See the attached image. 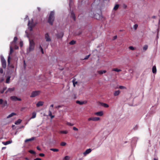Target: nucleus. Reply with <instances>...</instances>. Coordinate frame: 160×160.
I'll return each instance as SVG.
<instances>
[{"label": "nucleus", "mask_w": 160, "mask_h": 160, "mask_svg": "<svg viewBox=\"0 0 160 160\" xmlns=\"http://www.w3.org/2000/svg\"><path fill=\"white\" fill-rule=\"evenodd\" d=\"M37 9H38V11H39V12L40 11V10H41V8L39 7H38L37 8Z\"/></svg>", "instance_id": "obj_57"}, {"label": "nucleus", "mask_w": 160, "mask_h": 160, "mask_svg": "<svg viewBox=\"0 0 160 160\" xmlns=\"http://www.w3.org/2000/svg\"><path fill=\"white\" fill-rule=\"evenodd\" d=\"M2 107H4L5 106H7V101H3V103H2Z\"/></svg>", "instance_id": "obj_29"}, {"label": "nucleus", "mask_w": 160, "mask_h": 160, "mask_svg": "<svg viewBox=\"0 0 160 160\" xmlns=\"http://www.w3.org/2000/svg\"><path fill=\"white\" fill-rule=\"evenodd\" d=\"M90 16L93 18H94L97 19H99L101 18V16L98 14H96L95 15H92V16Z\"/></svg>", "instance_id": "obj_10"}, {"label": "nucleus", "mask_w": 160, "mask_h": 160, "mask_svg": "<svg viewBox=\"0 0 160 160\" xmlns=\"http://www.w3.org/2000/svg\"><path fill=\"white\" fill-rule=\"evenodd\" d=\"M22 120L20 119H18V120L16 121L15 122V124L16 125H18L20 124Z\"/></svg>", "instance_id": "obj_24"}, {"label": "nucleus", "mask_w": 160, "mask_h": 160, "mask_svg": "<svg viewBox=\"0 0 160 160\" xmlns=\"http://www.w3.org/2000/svg\"><path fill=\"white\" fill-rule=\"evenodd\" d=\"M100 104L101 106L105 108H108L109 107V106L108 104L103 102H101L100 103Z\"/></svg>", "instance_id": "obj_21"}, {"label": "nucleus", "mask_w": 160, "mask_h": 160, "mask_svg": "<svg viewBox=\"0 0 160 160\" xmlns=\"http://www.w3.org/2000/svg\"><path fill=\"white\" fill-rule=\"evenodd\" d=\"M3 72V70L2 68H0V73H2Z\"/></svg>", "instance_id": "obj_51"}, {"label": "nucleus", "mask_w": 160, "mask_h": 160, "mask_svg": "<svg viewBox=\"0 0 160 160\" xmlns=\"http://www.w3.org/2000/svg\"><path fill=\"white\" fill-rule=\"evenodd\" d=\"M117 38V36H114L113 37V40H115V39H116Z\"/></svg>", "instance_id": "obj_52"}, {"label": "nucleus", "mask_w": 160, "mask_h": 160, "mask_svg": "<svg viewBox=\"0 0 160 160\" xmlns=\"http://www.w3.org/2000/svg\"><path fill=\"white\" fill-rule=\"evenodd\" d=\"M100 118L99 117H91L88 118V120L89 121H98L100 120Z\"/></svg>", "instance_id": "obj_7"}, {"label": "nucleus", "mask_w": 160, "mask_h": 160, "mask_svg": "<svg viewBox=\"0 0 160 160\" xmlns=\"http://www.w3.org/2000/svg\"><path fill=\"white\" fill-rule=\"evenodd\" d=\"M10 99L11 100L14 101H16L17 100L20 101L21 100V99L20 98H18L17 97L15 96H12L11 97Z\"/></svg>", "instance_id": "obj_8"}, {"label": "nucleus", "mask_w": 160, "mask_h": 160, "mask_svg": "<svg viewBox=\"0 0 160 160\" xmlns=\"http://www.w3.org/2000/svg\"><path fill=\"white\" fill-rule=\"evenodd\" d=\"M28 152L31 154H35L36 153L35 152L32 150H29Z\"/></svg>", "instance_id": "obj_35"}, {"label": "nucleus", "mask_w": 160, "mask_h": 160, "mask_svg": "<svg viewBox=\"0 0 160 160\" xmlns=\"http://www.w3.org/2000/svg\"><path fill=\"white\" fill-rule=\"evenodd\" d=\"M119 88L120 89H126V88L125 87L122 86H119Z\"/></svg>", "instance_id": "obj_40"}, {"label": "nucleus", "mask_w": 160, "mask_h": 160, "mask_svg": "<svg viewBox=\"0 0 160 160\" xmlns=\"http://www.w3.org/2000/svg\"><path fill=\"white\" fill-rule=\"evenodd\" d=\"M82 33L81 32H80L78 34H77L78 35H79Z\"/></svg>", "instance_id": "obj_64"}, {"label": "nucleus", "mask_w": 160, "mask_h": 160, "mask_svg": "<svg viewBox=\"0 0 160 160\" xmlns=\"http://www.w3.org/2000/svg\"><path fill=\"white\" fill-rule=\"evenodd\" d=\"M75 41L72 40L69 42V44L70 45H74L75 43Z\"/></svg>", "instance_id": "obj_33"}, {"label": "nucleus", "mask_w": 160, "mask_h": 160, "mask_svg": "<svg viewBox=\"0 0 160 160\" xmlns=\"http://www.w3.org/2000/svg\"><path fill=\"white\" fill-rule=\"evenodd\" d=\"M66 144V143L64 142H62L60 143V145L62 146H65Z\"/></svg>", "instance_id": "obj_37"}, {"label": "nucleus", "mask_w": 160, "mask_h": 160, "mask_svg": "<svg viewBox=\"0 0 160 160\" xmlns=\"http://www.w3.org/2000/svg\"><path fill=\"white\" fill-rule=\"evenodd\" d=\"M12 47H13V45H11L10 46V52L9 53V55L11 54L13 52V51ZM10 59H11L10 57L9 56L8 57V65H9L10 64Z\"/></svg>", "instance_id": "obj_5"}, {"label": "nucleus", "mask_w": 160, "mask_h": 160, "mask_svg": "<svg viewBox=\"0 0 160 160\" xmlns=\"http://www.w3.org/2000/svg\"><path fill=\"white\" fill-rule=\"evenodd\" d=\"M13 45H15V49H18V47L17 46L15 45H15H13Z\"/></svg>", "instance_id": "obj_50"}, {"label": "nucleus", "mask_w": 160, "mask_h": 160, "mask_svg": "<svg viewBox=\"0 0 160 160\" xmlns=\"http://www.w3.org/2000/svg\"><path fill=\"white\" fill-rule=\"evenodd\" d=\"M123 7L124 8L126 9L127 8V6L125 4H123Z\"/></svg>", "instance_id": "obj_45"}, {"label": "nucleus", "mask_w": 160, "mask_h": 160, "mask_svg": "<svg viewBox=\"0 0 160 160\" xmlns=\"http://www.w3.org/2000/svg\"><path fill=\"white\" fill-rule=\"evenodd\" d=\"M39 155L41 157H44L45 156V155L43 153H41L39 154Z\"/></svg>", "instance_id": "obj_46"}, {"label": "nucleus", "mask_w": 160, "mask_h": 160, "mask_svg": "<svg viewBox=\"0 0 160 160\" xmlns=\"http://www.w3.org/2000/svg\"><path fill=\"white\" fill-rule=\"evenodd\" d=\"M28 26L29 28V30L31 31L32 30V28L35 26L33 24V19H32L31 21H29L28 23Z\"/></svg>", "instance_id": "obj_3"}, {"label": "nucleus", "mask_w": 160, "mask_h": 160, "mask_svg": "<svg viewBox=\"0 0 160 160\" xmlns=\"http://www.w3.org/2000/svg\"><path fill=\"white\" fill-rule=\"evenodd\" d=\"M20 47H22V42H20Z\"/></svg>", "instance_id": "obj_55"}, {"label": "nucleus", "mask_w": 160, "mask_h": 160, "mask_svg": "<svg viewBox=\"0 0 160 160\" xmlns=\"http://www.w3.org/2000/svg\"><path fill=\"white\" fill-rule=\"evenodd\" d=\"M71 17L74 21H75L76 17L75 15L73 12H71Z\"/></svg>", "instance_id": "obj_19"}, {"label": "nucleus", "mask_w": 160, "mask_h": 160, "mask_svg": "<svg viewBox=\"0 0 160 160\" xmlns=\"http://www.w3.org/2000/svg\"><path fill=\"white\" fill-rule=\"evenodd\" d=\"M35 43L33 40H29V52H30L34 50L35 48Z\"/></svg>", "instance_id": "obj_2"}, {"label": "nucleus", "mask_w": 160, "mask_h": 160, "mask_svg": "<svg viewBox=\"0 0 160 160\" xmlns=\"http://www.w3.org/2000/svg\"><path fill=\"white\" fill-rule=\"evenodd\" d=\"M63 35V33L62 32L60 33H58L56 34V36L58 38H61L62 37Z\"/></svg>", "instance_id": "obj_11"}, {"label": "nucleus", "mask_w": 160, "mask_h": 160, "mask_svg": "<svg viewBox=\"0 0 160 160\" xmlns=\"http://www.w3.org/2000/svg\"><path fill=\"white\" fill-rule=\"evenodd\" d=\"M10 78V77H8L7 78V79L6 80V82L7 83H8L9 82Z\"/></svg>", "instance_id": "obj_42"}, {"label": "nucleus", "mask_w": 160, "mask_h": 160, "mask_svg": "<svg viewBox=\"0 0 160 160\" xmlns=\"http://www.w3.org/2000/svg\"><path fill=\"white\" fill-rule=\"evenodd\" d=\"M1 60L2 62V66L3 68H5L6 67V61L3 57H1Z\"/></svg>", "instance_id": "obj_6"}, {"label": "nucleus", "mask_w": 160, "mask_h": 160, "mask_svg": "<svg viewBox=\"0 0 160 160\" xmlns=\"http://www.w3.org/2000/svg\"><path fill=\"white\" fill-rule=\"evenodd\" d=\"M17 40L18 38L17 37H15L14 38L13 41L11 43V45H13V44L15 45Z\"/></svg>", "instance_id": "obj_15"}, {"label": "nucleus", "mask_w": 160, "mask_h": 160, "mask_svg": "<svg viewBox=\"0 0 160 160\" xmlns=\"http://www.w3.org/2000/svg\"><path fill=\"white\" fill-rule=\"evenodd\" d=\"M3 102V100L2 99H0V104H2Z\"/></svg>", "instance_id": "obj_49"}, {"label": "nucleus", "mask_w": 160, "mask_h": 160, "mask_svg": "<svg viewBox=\"0 0 160 160\" xmlns=\"http://www.w3.org/2000/svg\"><path fill=\"white\" fill-rule=\"evenodd\" d=\"M48 115L50 116H51L52 115V112L50 110H49V111H48Z\"/></svg>", "instance_id": "obj_44"}, {"label": "nucleus", "mask_w": 160, "mask_h": 160, "mask_svg": "<svg viewBox=\"0 0 160 160\" xmlns=\"http://www.w3.org/2000/svg\"><path fill=\"white\" fill-rule=\"evenodd\" d=\"M34 160H42L40 158H37L34 159Z\"/></svg>", "instance_id": "obj_53"}, {"label": "nucleus", "mask_w": 160, "mask_h": 160, "mask_svg": "<svg viewBox=\"0 0 160 160\" xmlns=\"http://www.w3.org/2000/svg\"><path fill=\"white\" fill-rule=\"evenodd\" d=\"M15 88H9L6 91L5 93H7L8 92H11L13 91L14 90Z\"/></svg>", "instance_id": "obj_16"}, {"label": "nucleus", "mask_w": 160, "mask_h": 160, "mask_svg": "<svg viewBox=\"0 0 160 160\" xmlns=\"http://www.w3.org/2000/svg\"><path fill=\"white\" fill-rule=\"evenodd\" d=\"M16 115V113H15L14 112H12L11 114H9L8 116H7V118H9L12 117L14 115Z\"/></svg>", "instance_id": "obj_20"}, {"label": "nucleus", "mask_w": 160, "mask_h": 160, "mask_svg": "<svg viewBox=\"0 0 160 160\" xmlns=\"http://www.w3.org/2000/svg\"><path fill=\"white\" fill-rule=\"evenodd\" d=\"M39 48L41 50L42 49H43V48H42V47L41 46V45H40L39 46Z\"/></svg>", "instance_id": "obj_58"}, {"label": "nucleus", "mask_w": 160, "mask_h": 160, "mask_svg": "<svg viewBox=\"0 0 160 160\" xmlns=\"http://www.w3.org/2000/svg\"><path fill=\"white\" fill-rule=\"evenodd\" d=\"M54 11H51L48 18V22L51 25H53V22L54 20Z\"/></svg>", "instance_id": "obj_1"}, {"label": "nucleus", "mask_w": 160, "mask_h": 160, "mask_svg": "<svg viewBox=\"0 0 160 160\" xmlns=\"http://www.w3.org/2000/svg\"><path fill=\"white\" fill-rule=\"evenodd\" d=\"M53 106H54V105H53V104H52V105H51V106H50V107H52V108H49V110H50V109H51V110H52V108H53Z\"/></svg>", "instance_id": "obj_54"}, {"label": "nucleus", "mask_w": 160, "mask_h": 160, "mask_svg": "<svg viewBox=\"0 0 160 160\" xmlns=\"http://www.w3.org/2000/svg\"><path fill=\"white\" fill-rule=\"evenodd\" d=\"M11 143V142L9 141H6V142H3L2 143L5 145H6L10 144Z\"/></svg>", "instance_id": "obj_32"}, {"label": "nucleus", "mask_w": 160, "mask_h": 160, "mask_svg": "<svg viewBox=\"0 0 160 160\" xmlns=\"http://www.w3.org/2000/svg\"><path fill=\"white\" fill-rule=\"evenodd\" d=\"M148 48V46L147 45H145L144 46L143 48V50L145 51Z\"/></svg>", "instance_id": "obj_38"}, {"label": "nucleus", "mask_w": 160, "mask_h": 160, "mask_svg": "<svg viewBox=\"0 0 160 160\" xmlns=\"http://www.w3.org/2000/svg\"><path fill=\"white\" fill-rule=\"evenodd\" d=\"M41 52H42V54H43L44 53V51H43V49L41 50Z\"/></svg>", "instance_id": "obj_63"}, {"label": "nucleus", "mask_w": 160, "mask_h": 160, "mask_svg": "<svg viewBox=\"0 0 160 160\" xmlns=\"http://www.w3.org/2000/svg\"><path fill=\"white\" fill-rule=\"evenodd\" d=\"M7 89V87H5L3 88L2 90L0 91V93L2 94L4 93L5 91Z\"/></svg>", "instance_id": "obj_30"}, {"label": "nucleus", "mask_w": 160, "mask_h": 160, "mask_svg": "<svg viewBox=\"0 0 160 160\" xmlns=\"http://www.w3.org/2000/svg\"><path fill=\"white\" fill-rule=\"evenodd\" d=\"M106 72V70H100V71H98V72L100 74H102L103 73H105Z\"/></svg>", "instance_id": "obj_23"}, {"label": "nucleus", "mask_w": 160, "mask_h": 160, "mask_svg": "<svg viewBox=\"0 0 160 160\" xmlns=\"http://www.w3.org/2000/svg\"><path fill=\"white\" fill-rule=\"evenodd\" d=\"M50 117L52 119L54 117V116L52 115Z\"/></svg>", "instance_id": "obj_60"}, {"label": "nucleus", "mask_w": 160, "mask_h": 160, "mask_svg": "<svg viewBox=\"0 0 160 160\" xmlns=\"http://www.w3.org/2000/svg\"><path fill=\"white\" fill-rule=\"evenodd\" d=\"M60 107H61V106H60V105H58V106H57L55 108H60Z\"/></svg>", "instance_id": "obj_59"}, {"label": "nucleus", "mask_w": 160, "mask_h": 160, "mask_svg": "<svg viewBox=\"0 0 160 160\" xmlns=\"http://www.w3.org/2000/svg\"><path fill=\"white\" fill-rule=\"evenodd\" d=\"M37 149L38 150H41L40 148L38 146L37 147Z\"/></svg>", "instance_id": "obj_56"}, {"label": "nucleus", "mask_w": 160, "mask_h": 160, "mask_svg": "<svg viewBox=\"0 0 160 160\" xmlns=\"http://www.w3.org/2000/svg\"><path fill=\"white\" fill-rule=\"evenodd\" d=\"M44 102L42 101H39L36 104L37 107H39L43 105Z\"/></svg>", "instance_id": "obj_14"}, {"label": "nucleus", "mask_w": 160, "mask_h": 160, "mask_svg": "<svg viewBox=\"0 0 160 160\" xmlns=\"http://www.w3.org/2000/svg\"><path fill=\"white\" fill-rule=\"evenodd\" d=\"M36 112H34L32 113V116L31 118L30 119H32L35 118L36 117Z\"/></svg>", "instance_id": "obj_25"}, {"label": "nucleus", "mask_w": 160, "mask_h": 160, "mask_svg": "<svg viewBox=\"0 0 160 160\" xmlns=\"http://www.w3.org/2000/svg\"><path fill=\"white\" fill-rule=\"evenodd\" d=\"M10 67L12 68H14V66L13 65H11Z\"/></svg>", "instance_id": "obj_62"}, {"label": "nucleus", "mask_w": 160, "mask_h": 160, "mask_svg": "<svg viewBox=\"0 0 160 160\" xmlns=\"http://www.w3.org/2000/svg\"><path fill=\"white\" fill-rule=\"evenodd\" d=\"M103 112L102 111H101L95 112V115L98 116H101L103 115Z\"/></svg>", "instance_id": "obj_12"}, {"label": "nucleus", "mask_w": 160, "mask_h": 160, "mask_svg": "<svg viewBox=\"0 0 160 160\" xmlns=\"http://www.w3.org/2000/svg\"><path fill=\"white\" fill-rule=\"evenodd\" d=\"M45 38L47 42H50L51 41V39L49 37L48 33H46L45 35Z\"/></svg>", "instance_id": "obj_9"}, {"label": "nucleus", "mask_w": 160, "mask_h": 160, "mask_svg": "<svg viewBox=\"0 0 160 160\" xmlns=\"http://www.w3.org/2000/svg\"><path fill=\"white\" fill-rule=\"evenodd\" d=\"M112 71L119 72L121 71V70L120 69H118V68H114L112 69Z\"/></svg>", "instance_id": "obj_28"}, {"label": "nucleus", "mask_w": 160, "mask_h": 160, "mask_svg": "<svg viewBox=\"0 0 160 160\" xmlns=\"http://www.w3.org/2000/svg\"><path fill=\"white\" fill-rule=\"evenodd\" d=\"M34 137H32L31 138L28 139H27L25 140V142H27L28 141H32L33 140H34Z\"/></svg>", "instance_id": "obj_26"}, {"label": "nucleus", "mask_w": 160, "mask_h": 160, "mask_svg": "<svg viewBox=\"0 0 160 160\" xmlns=\"http://www.w3.org/2000/svg\"><path fill=\"white\" fill-rule=\"evenodd\" d=\"M138 26V25L137 24H135L134 25L133 28L135 30H136Z\"/></svg>", "instance_id": "obj_39"}, {"label": "nucleus", "mask_w": 160, "mask_h": 160, "mask_svg": "<svg viewBox=\"0 0 160 160\" xmlns=\"http://www.w3.org/2000/svg\"><path fill=\"white\" fill-rule=\"evenodd\" d=\"M119 4H116L114 7V8H113V9L115 10V11H116L117 10L118 8H119Z\"/></svg>", "instance_id": "obj_27"}, {"label": "nucleus", "mask_w": 160, "mask_h": 160, "mask_svg": "<svg viewBox=\"0 0 160 160\" xmlns=\"http://www.w3.org/2000/svg\"><path fill=\"white\" fill-rule=\"evenodd\" d=\"M90 55H87V56H86L84 58V59H88L89 58Z\"/></svg>", "instance_id": "obj_47"}, {"label": "nucleus", "mask_w": 160, "mask_h": 160, "mask_svg": "<svg viewBox=\"0 0 160 160\" xmlns=\"http://www.w3.org/2000/svg\"><path fill=\"white\" fill-rule=\"evenodd\" d=\"M92 151V150L90 148L88 149H87L86 151L83 152V154L84 155H86L87 154L90 153Z\"/></svg>", "instance_id": "obj_13"}, {"label": "nucleus", "mask_w": 160, "mask_h": 160, "mask_svg": "<svg viewBox=\"0 0 160 160\" xmlns=\"http://www.w3.org/2000/svg\"><path fill=\"white\" fill-rule=\"evenodd\" d=\"M25 159L26 160H29V159L27 157H25Z\"/></svg>", "instance_id": "obj_61"}, {"label": "nucleus", "mask_w": 160, "mask_h": 160, "mask_svg": "<svg viewBox=\"0 0 160 160\" xmlns=\"http://www.w3.org/2000/svg\"><path fill=\"white\" fill-rule=\"evenodd\" d=\"M76 102V103L80 105H82L83 104L86 103H87V101H83L81 102L79 101H77Z\"/></svg>", "instance_id": "obj_17"}, {"label": "nucleus", "mask_w": 160, "mask_h": 160, "mask_svg": "<svg viewBox=\"0 0 160 160\" xmlns=\"http://www.w3.org/2000/svg\"><path fill=\"white\" fill-rule=\"evenodd\" d=\"M67 124L68 125L70 126H72L73 125V124H72L70 122H68L67 123Z\"/></svg>", "instance_id": "obj_41"}, {"label": "nucleus", "mask_w": 160, "mask_h": 160, "mask_svg": "<svg viewBox=\"0 0 160 160\" xmlns=\"http://www.w3.org/2000/svg\"><path fill=\"white\" fill-rule=\"evenodd\" d=\"M129 49H130V50H134V47H133L132 46H130V47H129Z\"/></svg>", "instance_id": "obj_43"}, {"label": "nucleus", "mask_w": 160, "mask_h": 160, "mask_svg": "<svg viewBox=\"0 0 160 160\" xmlns=\"http://www.w3.org/2000/svg\"><path fill=\"white\" fill-rule=\"evenodd\" d=\"M120 92V90H118L117 91H115L113 93V95L114 96H117L119 95Z\"/></svg>", "instance_id": "obj_18"}, {"label": "nucleus", "mask_w": 160, "mask_h": 160, "mask_svg": "<svg viewBox=\"0 0 160 160\" xmlns=\"http://www.w3.org/2000/svg\"><path fill=\"white\" fill-rule=\"evenodd\" d=\"M157 71L156 68L155 66H154L152 67V72L153 73H156Z\"/></svg>", "instance_id": "obj_22"}, {"label": "nucleus", "mask_w": 160, "mask_h": 160, "mask_svg": "<svg viewBox=\"0 0 160 160\" xmlns=\"http://www.w3.org/2000/svg\"><path fill=\"white\" fill-rule=\"evenodd\" d=\"M60 133H63V134H67L68 133V132L67 131H60Z\"/></svg>", "instance_id": "obj_34"}, {"label": "nucleus", "mask_w": 160, "mask_h": 160, "mask_svg": "<svg viewBox=\"0 0 160 160\" xmlns=\"http://www.w3.org/2000/svg\"><path fill=\"white\" fill-rule=\"evenodd\" d=\"M40 92L41 91H33L31 93V94L30 96V97L31 98L35 97L36 96H37L39 95Z\"/></svg>", "instance_id": "obj_4"}, {"label": "nucleus", "mask_w": 160, "mask_h": 160, "mask_svg": "<svg viewBox=\"0 0 160 160\" xmlns=\"http://www.w3.org/2000/svg\"><path fill=\"white\" fill-rule=\"evenodd\" d=\"M70 159V157L68 156H65L64 158V160H69Z\"/></svg>", "instance_id": "obj_36"}, {"label": "nucleus", "mask_w": 160, "mask_h": 160, "mask_svg": "<svg viewBox=\"0 0 160 160\" xmlns=\"http://www.w3.org/2000/svg\"><path fill=\"white\" fill-rule=\"evenodd\" d=\"M73 130L75 131H78V128L75 127H73Z\"/></svg>", "instance_id": "obj_48"}, {"label": "nucleus", "mask_w": 160, "mask_h": 160, "mask_svg": "<svg viewBox=\"0 0 160 160\" xmlns=\"http://www.w3.org/2000/svg\"><path fill=\"white\" fill-rule=\"evenodd\" d=\"M50 150L54 152H57L59 151V150L56 148H51Z\"/></svg>", "instance_id": "obj_31"}]
</instances>
